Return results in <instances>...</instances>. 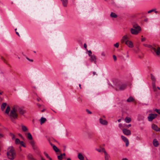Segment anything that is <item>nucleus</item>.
Masks as SVG:
<instances>
[{
	"instance_id": "obj_31",
	"label": "nucleus",
	"mask_w": 160,
	"mask_h": 160,
	"mask_svg": "<svg viewBox=\"0 0 160 160\" xmlns=\"http://www.w3.org/2000/svg\"><path fill=\"white\" fill-rule=\"evenodd\" d=\"M44 154L46 157L49 160H52V158L49 156L48 154L46 152H44Z\"/></svg>"
},
{
	"instance_id": "obj_9",
	"label": "nucleus",
	"mask_w": 160,
	"mask_h": 160,
	"mask_svg": "<svg viewBox=\"0 0 160 160\" xmlns=\"http://www.w3.org/2000/svg\"><path fill=\"white\" fill-rule=\"evenodd\" d=\"M18 111L20 115L25 116L24 114L26 113V111L23 108H19Z\"/></svg>"
},
{
	"instance_id": "obj_4",
	"label": "nucleus",
	"mask_w": 160,
	"mask_h": 160,
	"mask_svg": "<svg viewBox=\"0 0 160 160\" xmlns=\"http://www.w3.org/2000/svg\"><path fill=\"white\" fill-rule=\"evenodd\" d=\"M151 50L153 54L156 53L157 55H159L160 54V48L159 47L155 48L152 47Z\"/></svg>"
},
{
	"instance_id": "obj_50",
	"label": "nucleus",
	"mask_w": 160,
	"mask_h": 160,
	"mask_svg": "<svg viewBox=\"0 0 160 160\" xmlns=\"http://www.w3.org/2000/svg\"><path fill=\"white\" fill-rule=\"evenodd\" d=\"M84 48L86 49L87 48V45H86V43H84Z\"/></svg>"
},
{
	"instance_id": "obj_54",
	"label": "nucleus",
	"mask_w": 160,
	"mask_h": 160,
	"mask_svg": "<svg viewBox=\"0 0 160 160\" xmlns=\"http://www.w3.org/2000/svg\"><path fill=\"white\" fill-rule=\"evenodd\" d=\"M152 86H153V87H156L155 85V82H152Z\"/></svg>"
},
{
	"instance_id": "obj_52",
	"label": "nucleus",
	"mask_w": 160,
	"mask_h": 160,
	"mask_svg": "<svg viewBox=\"0 0 160 160\" xmlns=\"http://www.w3.org/2000/svg\"><path fill=\"white\" fill-rule=\"evenodd\" d=\"M37 105L38 106V108H40L42 105L39 104V103H37Z\"/></svg>"
},
{
	"instance_id": "obj_10",
	"label": "nucleus",
	"mask_w": 160,
	"mask_h": 160,
	"mask_svg": "<svg viewBox=\"0 0 160 160\" xmlns=\"http://www.w3.org/2000/svg\"><path fill=\"white\" fill-rule=\"evenodd\" d=\"M128 39V37L127 35H124L122 38L121 40V43H123L125 42L126 43V42L128 40H127Z\"/></svg>"
},
{
	"instance_id": "obj_49",
	"label": "nucleus",
	"mask_w": 160,
	"mask_h": 160,
	"mask_svg": "<svg viewBox=\"0 0 160 160\" xmlns=\"http://www.w3.org/2000/svg\"><path fill=\"white\" fill-rule=\"evenodd\" d=\"M131 124H129L128 125L126 126V127L128 128L129 127H131Z\"/></svg>"
},
{
	"instance_id": "obj_44",
	"label": "nucleus",
	"mask_w": 160,
	"mask_h": 160,
	"mask_svg": "<svg viewBox=\"0 0 160 160\" xmlns=\"http://www.w3.org/2000/svg\"><path fill=\"white\" fill-rule=\"evenodd\" d=\"M119 127L120 128H122V125L121 123H120L119 124Z\"/></svg>"
},
{
	"instance_id": "obj_6",
	"label": "nucleus",
	"mask_w": 160,
	"mask_h": 160,
	"mask_svg": "<svg viewBox=\"0 0 160 160\" xmlns=\"http://www.w3.org/2000/svg\"><path fill=\"white\" fill-rule=\"evenodd\" d=\"M121 137L123 141L126 143V146L128 147L129 144L128 139L126 137L123 135L121 136Z\"/></svg>"
},
{
	"instance_id": "obj_40",
	"label": "nucleus",
	"mask_w": 160,
	"mask_h": 160,
	"mask_svg": "<svg viewBox=\"0 0 160 160\" xmlns=\"http://www.w3.org/2000/svg\"><path fill=\"white\" fill-rule=\"evenodd\" d=\"M114 46L115 47L118 48L119 47V43L118 42L116 43V44H114Z\"/></svg>"
},
{
	"instance_id": "obj_13",
	"label": "nucleus",
	"mask_w": 160,
	"mask_h": 160,
	"mask_svg": "<svg viewBox=\"0 0 160 160\" xmlns=\"http://www.w3.org/2000/svg\"><path fill=\"white\" fill-rule=\"evenodd\" d=\"M127 87V85L125 84H122L118 88H117L116 90H122L125 89Z\"/></svg>"
},
{
	"instance_id": "obj_20",
	"label": "nucleus",
	"mask_w": 160,
	"mask_h": 160,
	"mask_svg": "<svg viewBox=\"0 0 160 160\" xmlns=\"http://www.w3.org/2000/svg\"><path fill=\"white\" fill-rule=\"evenodd\" d=\"M28 158L29 160H35L32 155L31 154H29L28 156Z\"/></svg>"
},
{
	"instance_id": "obj_32",
	"label": "nucleus",
	"mask_w": 160,
	"mask_h": 160,
	"mask_svg": "<svg viewBox=\"0 0 160 160\" xmlns=\"http://www.w3.org/2000/svg\"><path fill=\"white\" fill-rule=\"evenodd\" d=\"M143 45L145 47L149 48H151V50L152 48V46L146 44H144Z\"/></svg>"
},
{
	"instance_id": "obj_17",
	"label": "nucleus",
	"mask_w": 160,
	"mask_h": 160,
	"mask_svg": "<svg viewBox=\"0 0 160 160\" xmlns=\"http://www.w3.org/2000/svg\"><path fill=\"white\" fill-rule=\"evenodd\" d=\"M90 60L91 62H96V58L95 55H93L90 56Z\"/></svg>"
},
{
	"instance_id": "obj_58",
	"label": "nucleus",
	"mask_w": 160,
	"mask_h": 160,
	"mask_svg": "<svg viewBox=\"0 0 160 160\" xmlns=\"http://www.w3.org/2000/svg\"><path fill=\"white\" fill-rule=\"evenodd\" d=\"M122 160H128V159L126 158H123Z\"/></svg>"
},
{
	"instance_id": "obj_12",
	"label": "nucleus",
	"mask_w": 160,
	"mask_h": 160,
	"mask_svg": "<svg viewBox=\"0 0 160 160\" xmlns=\"http://www.w3.org/2000/svg\"><path fill=\"white\" fill-rule=\"evenodd\" d=\"M152 128L153 129L156 131H158L160 130V128L155 124H152Z\"/></svg>"
},
{
	"instance_id": "obj_24",
	"label": "nucleus",
	"mask_w": 160,
	"mask_h": 160,
	"mask_svg": "<svg viewBox=\"0 0 160 160\" xmlns=\"http://www.w3.org/2000/svg\"><path fill=\"white\" fill-rule=\"evenodd\" d=\"M21 141L18 138H16L15 139V143L16 145L20 144Z\"/></svg>"
},
{
	"instance_id": "obj_25",
	"label": "nucleus",
	"mask_w": 160,
	"mask_h": 160,
	"mask_svg": "<svg viewBox=\"0 0 160 160\" xmlns=\"http://www.w3.org/2000/svg\"><path fill=\"white\" fill-rule=\"evenodd\" d=\"M134 100V99L132 97H130L127 99V101L128 102H131L133 101Z\"/></svg>"
},
{
	"instance_id": "obj_8",
	"label": "nucleus",
	"mask_w": 160,
	"mask_h": 160,
	"mask_svg": "<svg viewBox=\"0 0 160 160\" xmlns=\"http://www.w3.org/2000/svg\"><path fill=\"white\" fill-rule=\"evenodd\" d=\"M122 132L125 135L127 136L130 135L131 134V131L127 129H123L122 130Z\"/></svg>"
},
{
	"instance_id": "obj_48",
	"label": "nucleus",
	"mask_w": 160,
	"mask_h": 160,
	"mask_svg": "<svg viewBox=\"0 0 160 160\" xmlns=\"http://www.w3.org/2000/svg\"><path fill=\"white\" fill-rule=\"evenodd\" d=\"M1 58L2 59V60L4 61V62L7 63V62H6L5 60L2 57Z\"/></svg>"
},
{
	"instance_id": "obj_42",
	"label": "nucleus",
	"mask_w": 160,
	"mask_h": 160,
	"mask_svg": "<svg viewBox=\"0 0 160 160\" xmlns=\"http://www.w3.org/2000/svg\"><path fill=\"white\" fill-rule=\"evenodd\" d=\"M113 58L115 61H116L117 60V58L115 55H113Z\"/></svg>"
},
{
	"instance_id": "obj_62",
	"label": "nucleus",
	"mask_w": 160,
	"mask_h": 160,
	"mask_svg": "<svg viewBox=\"0 0 160 160\" xmlns=\"http://www.w3.org/2000/svg\"><path fill=\"white\" fill-rule=\"evenodd\" d=\"M45 110V109H43L42 110L41 112H43Z\"/></svg>"
},
{
	"instance_id": "obj_63",
	"label": "nucleus",
	"mask_w": 160,
	"mask_h": 160,
	"mask_svg": "<svg viewBox=\"0 0 160 160\" xmlns=\"http://www.w3.org/2000/svg\"><path fill=\"white\" fill-rule=\"evenodd\" d=\"M41 160H45L43 158H42V157L41 158Z\"/></svg>"
},
{
	"instance_id": "obj_11",
	"label": "nucleus",
	"mask_w": 160,
	"mask_h": 160,
	"mask_svg": "<svg viewBox=\"0 0 160 160\" xmlns=\"http://www.w3.org/2000/svg\"><path fill=\"white\" fill-rule=\"evenodd\" d=\"M125 44L129 48H132L133 47L132 42L129 40H127Z\"/></svg>"
},
{
	"instance_id": "obj_56",
	"label": "nucleus",
	"mask_w": 160,
	"mask_h": 160,
	"mask_svg": "<svg viewBox=\"0 0 160 160\" xmlns=\"http://www.w3.org/2000/svg\"><path fill=\"white\" fill-rule=\"evenodd\" d=\"M93 75H95L96 74V73L95 72H93Z\"/></svg>"
},
{
	"instance_id": "obj_47",
	"label": "nucleus",
	"mask_w": 160,
	"mask_h": 160,
	"mask_svg": "<svg viewBox=\"0 0 160 160\" xmlns=\"http://www.w3.org/2000/svg\"><path fill=\"white\" fill-rule=\"evenodd\" d=\"M154 11V10H153V9L151 10H150L148 12V13H150L152 12H153Z\"/></svg>"
},
{
	"instance_id": "obj_37",
	"label": "nucleus",
	"mask_w": 160,
	"mask_h": 160,
	"mask_svg": "<svg viewBox=\"0 0 160 160\" xmlns=\"http://www.w3.org/2000/svg\"><path fill=\"white\" fill-rule=\"evenodd\" d=\"M11 136H12V140H15V136L13 134L11 133Z\"/></svg>"
},
{
	"instance_id": "obj_28",
	"label": "nucleus",
	"mask_w": 160,
	"mask_h": 160,
	"mask_svg": "<svg viewBox=\"0 0 160 160\" xmlns=\"http://www.w3.org/2000/svg\"><path fill=\"white\" fill-rule=\"evenodd\" d=\"M78 157L80 160H83L84 159V157L81 154L79 153L78 155Z\"/></svg>"
},
{
	"instance_id": "obj_33",
	"label": "nucleus",
	"mask_w": 160,
	"mask_h": 160,
	"mask_svg": "<svg viewBox=\"0 0 160 160\" xmlns=\"http://www.w3.org/2000/svg\"><path fill=\"white\" fill-rule=\"evenodd\" d=\"M151 76L152 80L153 82H155L156 81V79L154 76H153L152 74H151Z\"/></svg>"
},
{
	"instance_id": "obj_38",
	"label": "nucleus",
	"mask_w": 160,
	"mask_h": 160,
	"mask_svg": "<svg viewBox=\"0 0 160 160\" xmlns=\"http://www.w3.org/2000/svg\"><path fill=\"white\" fill-rule=\"evenodd\" d=\"M154 111L158 114H160V109H155Z\"/></svg>"
},
{
	"instance_id": "obj_23",
	"label": "nucleus",
	"mask_w": 160,
	"mask_h": 160,
	"mask_svg": "<svg viewBox=\"0 0 160 160\" xmlns=\"http://www.w3.org/2000/svg\"><path fill=\"white\" fill-rule=\"evenodd\" d=\"M10 111V107L8 106L5 110V113L7 114H8L9 112Z\"/></svg>"
},
{
	"instance_id": "obj_34",
	"label": "nucleus",
	"mask_w": 160,
	"mask_h": 160,
	"mask_svg": "<svg viewBox=\"0 0 160 160\" xmlns=\"http://www.w3.org/2000/svg\"><path fill=\"white\" fill-rule=\"evenodd\" d=\"M101 56L102 57H105L106 56V54L105 52L102 51L101 53Z\"/></svg>"
},
{
	"instance_id": "obj_51",
	"label": "nucleus",
	"mask_w": 160,
	"mask_h": 160,
	"mask_svg": "<svg viewBox=\"0 0 160 160\" xmlns=\"http://www.w3.org/2000/svg\"><path fill=\"white\" fill-rule=\"evenodd\" d=\"M9 152H7V155L8 158H9Z\"/></svg>"
},
{
	"instance_id": "obj_35",
	"label": "nucleus",
	"mask_w": 160,
	"mask_h": 160,
	"mask_svg": "<svg viewBox=\"0 0 160 160\" xmlns=\"http://www.w3.org/2000/svg\"><path fill=\"white\" fill-rule=\"evenodd\" d=\"M20 144H21V145L22 146H23L24 147H26V146L25 145L24 142L23 141H22L20 142Z\"/></svg>"
},
{
	"instance_id": "obj_61",
	"label": "nucleus",
	"mask_w": 160,
	"mask_h": 160,
	"mask_svg": "<svg viewBox=\"0 0 160 160\" xmlns=\"http://www.w3.org/2000/svg\"><path fill=\"white\" fill-rule=\"evenodd\" d=\"M102 150L103 151V152L104 151H106L104 148H102Z\"/></svg>"
},
{
	"instance_id": "obj_57",
	"label": "nucleus",
	"mask_w": 160,
	"mask_h": 160,
	"mask_svg": "<svg viewBox=\"0 0 160 160\" xmlns=\"http://www.w3.org/2000/svg\"><path fill=\"white\" fill-rule=\"evenodd\" d=\"M16 34L19 37H20V35L19 34V33L17 32H16Z\"/></svg>"
},
{
	"instance_id": "obj_45",
	"label": "nucleus",
	"mask_w": 160,
	"mask_h": 160,
	"mask_svg": "<svg viewBox=\"0 0 160 160\" xmlns=\"http://www.w3.org/2000/svg\"><path fill=\"white\" fill-rule=\"evenodd\" d=\"M153 89L154 92H156L157 91V88L156 87H153Z\"/></svg>"
},
{
	"instance_id": "obj_22",
	"label": "nucleus",
	"mask_w": 160,
	"mask_h": 160,
	"mask_svg": "<svg viewBox=\"0 0 160 160\" xmlns=\"http://www.w3.org/2000/svg\"><path fill=\"white\" fill-rule=\"evenodd\" d=\"M125 122L127 123H129L131 121V118L128 117H126L124 120Z\"/></svg>"
},
{
	"instance_id": "obj_1",
	"label": "nucleus",
	"mask_w": 160,
	"mask_h": 160,
	"mask_svg": "<svg viewBox=\"0 0 160 160\" xmlns=\"http://www.w3.org/2000/svg\"><path fill=\"white\" fill-rule=\"evenodd\" d=\"M133 28L130 29L131 33L133 35H137L141 31V27L137 24L133 25Z\"/></svg>"
},
{
	"instance_id": "obj_18",
	"label": "nucleus",
	"mask_w": 160,
	"mask_h": 160,
	"mask_svg": "<svg viewBox=\"0 0 160 160\" xmlns=\"http://www.w3.org/2000/svg\"><path fill=\"white\" fill-rule=\"evenodd\" d=\"M21 128L22 130L24 132H27L28 130V128L25 126L23 125H21Z\"/></svg>"
},
{
	"instance_id": "obj_36",
	"label": "nucleus",
	"mask_w": 160,
	"mask_h": 160,
	"mask_svg": "<svg viewBox=\"0 0 160 160\" xmlns=\"http://www.w3.org/2000/svg\"><path fill=\"white\" fill-rule=\"evenodd\" d=\"M30 143L32 145V147H34V142L33 141H31L30 142Z\"/></svg>"
},
{
	"instance_id": "obj_14",
	"label": "nucleus",
	"mask_w": 160,
	"mask_h": 160,
	"mask_svg": "<svg viewBox=\"0 0 160 160\" xmlns=\"http://www.w3.org/2000/svg\"><path fill=\"white\" fill-rule=\"evenodd\" d=\"M99 121L100 123L102 125H107L108 124V122L105 120H103L102 118H100Z\"/></svg>"
},
{
	"instance_id": "obj_53",
	"label": "nucleus",
	"mask_w": 160,
	"mask_h": 160,
	"mask_svg": "<svg viewBox=\"0 0 160 160\" xmlns=\"http://www.w3.org/2000/svg\"><path fill=\"white\" fill-rule=\"evenodd\" d=\"M3 136L2 134L0 133V138L3 137Z\"/></svg>"
},
{
	"instance_id": "obj_64",
	"label": "nucleus",
	"mask_w": 160,
	"mask_h": 160,
	"mask_svg": "<svg viewBox=\"0 0 160 160\" xmlns=\"http://www.w3.org/2000/svg\"><path fill=\"white\" fill-rule=\"evenodd\" d=\"M157 88H158V89H159V90H160V88H159V87H157Z\"/></svg>"
},
{
	"instance_id": "obj_3",
	"label": "nucleus",
	"mask_w": 160,
	"mask_h": 160,
	"mask_svg": "<svg viewBox=\"0 0 160 160\" xmlns=\"http://www.w3.org/2000/svg\"><path fill=\"white\" fill-rule=\"evenodd\" d=\"M16 156V152L15 149L13 147H11V160H13Z\"/></svg>"
},
{
	"instance_id": "obj_27",
	"label": "nucleus",
	"mask_w": 160,
	"mask_h": 160,
	"mask_svg": "<svg viewBox=\"0 0 160 160\" xmlns=\"http://www.w3.org/2000/svg\"><path fill=\"white\" fill-rule=\"evenodd\" d=\"M46 120V119L45 118L42 117L40 119V123L42 124V123L45 122Z\"/></svg>"
},
{
	"instance_id": "obj_30",
	"label": "nucleus",
	"mask_w": 160,
	"mask_h": 160,
	"mask_svg": "<svg viewBox=\"0 0 160 160\" xmlns=\"http://www.w3.org/2000/svg\"><path fill=\"white\" fill-rule=\"evenodd\" d=\"M53 148L56 152H58L59 151L57 147L55 145H53Z\"/></svg>"
},
{
	"instance_id": "obj_55",
	"label": "nucleus",
	"mask_w": 160,
	"mask_h": 160,
	"mask_svg": "<svg viewBox=\"0 0 160 160\" xmlns=\"http://www.w3.org/2000/svg\"><path fill=\"white\" fill-rule=\"evenodd\" d=\"M97 150L99 152H101L102 151V150L101 149H97Z\"/></svg>"
},
{
	"instance_id": "obj_26",
	"label": "nucleus",
	"mask_w": 160,
	"mask_h": 160,
	"mask_svg": "<svg viewBox=\"0 0 160 160\" xmlns=\"http://www.w3.org/2000/svg\"><path fill=\"white\" fill-rule=\"evenodd\" d=\"M110 16L112 18H117V15L114 13L112 12L110 14Z\"/></svg>"
},
{
	"instance_id": "obj_5",
	"label": "nucleus",
	"mask_w": 160,
	"mask_h": 160,
	"mask_svg": "<svg viewBox=\"0 0 160 160\" xmlns=\"http://www.w3.org/2000/svg\"><path fill=\"white\" fill-rule=\"evenodd\" d=\"M157 114H150L148 117V120L149 121H152L153 119L155 118L157 116Z\"/></svg>"
},
{
	"instance_id": "obj_7",
	"label": "nucleus",
	"mask_w": 160,
	"mask_h": 160,
	"mask_svg": "<svg viewBox=\"0 0 160 160\" xmlns=\"http://www.w3.org/2000/svg\"><path fill=\"white\" fill-rule=\"evenodd\" d=\"M19 108V107L17 105H14L12 107L11 111V112H17Z\"/></svg>"
},
{
	"instance_id": "obj_2",
	"label": "nucleus",
	"mask_w": 160,
	"mask_h": 160,
	"mask_svg": "<svg viewBox=\"0 0 160 160\" xmlns=\"http://www.w3.org/2000/svg\"><path fill=\"white\" fill-rule=\"evenodd\" d=\"M18 114L17 112H11V121L14 123H16V120L18 119Z\"/></svg>"
},
{
	"instance_id": "obj_46",
	"label": "nucleus",
	"mask_w": 160,
	"mask_h": 160,
	"mask_svg": "<svg viewBox=\"0 0 160 160\" xmlns=\"http://www.w3.org/2000/svg\"><path fill=\"white\" fill-rule=\"evenodd\" d=\"M146 40V38H141V41L142 42H144Z\"/></svg>"
},
{
	"instance_id": "obj_60",
	"label": "nucleus",
	"mask_w": 160,
	"mask_h": 160,
	"mask_svg": "<svg viewBox=\"0 0 160 160\" xmlns=\"http://www.w3.org/2000/svg\"><path fill=\"white\" fill-rule=\"evenodd\" d=\"M121 119H118V122H121Z\"/></svg>"
},
{
	"instance_id": "obj_43",
	"label": "nucleus",
	"mask_w": 160,
	"mask_h": 160,
	"mask_svg": "<svg viewBox=\"0 0 160 160\" xmlns=\"http://www.w3.org/2000/svg\"><path fill=\"white\" fill-rule=\"evenodd\" d=\"M88 52H89L88 55L89 56H90L92 55H91V54L92 53V52L90 50Z\"/></svg>"
},
{
	"instance_id": "obj_19",
	"label": "nucleus",
	"mask_w": 160,
	"mask_h": 160,
	"mask_svg": "<svg viewBox=\"0 0 160 160\" xmlns=\"http://www.w3.org/2000/svg\"><path fill=\"white\" fill-rule=\"evenodd\" d=\"M153 145L155 147H158L159 145V143L157 140L156 139H154L153 141Z\"/></svg>"
},
{
	"instance_id": "obj_21",
	"label": "nucleus",
	"mask_w": 160,
	"mask_h": 160,
	"mask_svg": "<svg viewBox=\"0 0 160 160\" xmlns=\"http://www.w3.org/2000/svg\"><path fill=\"white\" fill-rule=\"evenodd\" d=\"M6 105L7 103H2L1 106V109L2 111H4Z\"/></svg>"
},
{
	"instance_id": "obj_41",
	"label": "nucleus",
	"mask_w": 160,
	"mask_h": 160,
	"mask_svg": "<svg viewBox=\"0 0 160 160\" xmlns=\"http://www.w3.org/2000/svg\"><path fill=\"white\" fill-rule=\"evenodd\" d=\"M86 111L88 114H91L92 113V112L90 111L88 109H86Z\"/></svg>"
},
{
	"instance_id": "obj_59",
	"label": "nucleus",
	"mask_w": 160,
	"mask_h": 160,
	"mask_svg": "<svg viewBox=\"0 0 160 160\" xmlns=\"http://www.w3.org/2000/svg\"><path fill=\"white\" fill-rule=\"evenodd\" d=\"M27 59L28 60H29V61H31V62H32V61H33V60H30L29 58H27Z\"/></svg>"
},
{
	"instance_id": "obj_39",
	"label": "nucleus",
	"mask_w": 160,
	"mask_h": 160,
	"mask_svg": "<svg viewBox=\"0 0 160 160\" xmlns=\"http://www.w3.org/2000/svg\"><path fill=\"white\" fill-rule=\"evenodd\" d=\"M62 154H61L60 155H59V156H58V158L59 159H60V160L62 159Z\"/></svg>"
},
{
	"instance_id": "obj_15",
	"label": "nucleus",
	"mask_w": 160,
	"mask_h": 160,
	"mask_svg": "<svg viewBox=\"0 0 160 160\" xmlns=\"http://www.w3.org/2000/svg\"><path fill=\"white\" fill-rule=\"evenodd\" d=\"M61 1L62 5L64 7H67L68 1V0H61Z\"/></svg>"
},
{
	"instance_id": "obj_16",
	"label": "nucleus",
	"mask_w": 160,
	"mask_h": 160,
	"mask_svg": "<svg viewBox=\"0 0 160 160\" xmlns=\"http://www.w3.org/2000/svg\"><path fill=\"white\" fill-rule=\"evenodd\" d=\"M104 152L105 155V160H109V158H110V155L106 151H104Z\"/></svg>"
},
{
	"instance_id": "obj_29",
	"label": "nucleus",
	"mask_w": 160,
	"mask_h": 160,
	"mask_svg": "<svg viewBox=\"0 0 160 160\" xmlns=\"http://www.w3.org/2000/svg\"><path fill=\"white\" fill-rule=\"evenodd\" d=\"M27 138L29 140H31L32 139V138L31 134L29 132L28 133Z\"/></svg>"
}]
</instances>
